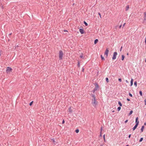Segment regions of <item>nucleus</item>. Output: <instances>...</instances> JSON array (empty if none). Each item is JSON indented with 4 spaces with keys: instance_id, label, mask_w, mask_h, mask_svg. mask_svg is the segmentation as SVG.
Returning <instances> with one entry per match:
<instances>
[{
    "instance_id": "obj_1",
    "label": "nucleus",
    "mask_w": 146,
    "mask_h": 146,
    "mask_svg": "<svg viewBox=\"0 0 146 146\" xmlns=\"http://www.w3.org/2000/svg\"><path fill=\"white\" fill-rule=\"evenodd\" d=\"M92 104L94 107H96L98 104V102L96 101V99H92Z\"/></svg>"
},
{
    "instance_id": "obj_2",
    "label": "nucleus",
    "mask_w": 146,
    "mask_h": 146,
    "mask_svg": "<svg viewBox=\"0 0 146 146\" xmlns=\"http://www.w3.org/2000/svg\"><path fill=\"white\" fill-rule=\"evenodd\" d=\"M63 52L62 51L60 50L59 51V58L60 60H61L63 58Z\"/></svg>"
},
{
    "instance_id": "obj_3",
    "label": "nucleus",
    "mask_w": 146,
    "mask_h": 146,
    "mask_svg": "<svg viewBox=\"0 0 146 146\" xmlns=\"http://www.w3.org/2000/svg\"><path fill=\"white\" fill-rule=\"evenodd\" d=\"M12 69L11 68L8 67L7 68L6 72L7 74H10V72H12Z\"/></svg>"
},
{
    "instance_id": "obj_4",
    "label": "nucleus",
    "mask_w": 146,
    "mask_h": 146,
    "mask_svg": "<svg viewBox=\"0 0 146 146\" xmlns=\"http://www.w3.org/2000/svg\"><path fill=\"white\" fill-rule=\"evenodd\" d=\"M117 55V53L116 52H114L113 57H112L113 60H115L116 59Z\"/></svg>"
},
{
    "instance_id": "obj_5",
    "label": "nucleus",
    "mask_w": 146,
    "mask_h": 146,
    "mask_svg": "<svg viewBox=\"0 0 146 146\" xmlns=\"http://www.w3.org/2000/svg\"><path fill=\"white\" fill-rule=\"evenodd\" d=\"M109 52V50L108 49H107L105 52L104 55L106 56V57H107L108 56V53Z\"/></svg>"
},
{
    "instance_id": "obj_6",
    "label": "nucleus",
    "mask_w": 146,
    "mask_h": 146,
    "mask_svg": "<svg viewBox=\"0 0 146 146\" xmlns=\"http://www.w3.org/2000/svg\"><path fill=\"white\" fill-rule=\"evenodd\" d=\"M72 108H73L72 107H70L68 109V112L70 113H71L72 112V111H73Z\"/></svg>"
},
{
    "instance_id": "obj_7",
    "label": "nucleus",
    "mask_w": 146,
    "mask_h": 146,
    "mask_svg": "<svg viewBox=\"0 0 146 146\" xmlns=\"http://www.w3.org/2000/svg\"><path fill=\"white\" fill-rule=\"evenodd\" d=\"M138 117H137L136 118L135 123L136 124L138 125L139 123V121H138Z\"/></svg>"
},
{
    "instance_id": "obj_8",
    "label": "nucleus",
    "mask_w": 146,
    "mask_h": 146,
    "mask_svg": "<svg viewBox=\"0 0 146 146\" xmlns=\"http://www.w3.org/2000/svg\"><path fill=\"white\" fill-rule=\"evenodd\" d=\"M79 31L82 34L84 33V31L82 29H80Z\"/></svg>"
},
{
    "instance_id": "obj_9",
    "label": "nucleus",
    "mask_w": 146,
    "mask_h": 146,
    "mask_svg": "<svg viewBox=\"0 0 146 146\" xmlns=\"http://www.w3.org/2000/svg\"><path fill=\"white\" fill-rule=\"evenodd\" d=\"M129 9V5H127L126 6V9H125V10L126 11H127L128 10V9Z\"/></svg>"
},
{
    "instance_id": "obj_10",
    "label": "nucleus",
    "mask_w": 146,
    "mask_h": 146,
    "mask_svg": "<svg viewBox=\"0 0 146 146\" xmlns=\"http://www.w3.org/2000/svg\"><path fill=\"white\" fill-rule=\"evenodd\" d=\"M138 125H137L136 124L134 126V127L133 128V131L134 130L136 129V128H137V127Z\"/></svg>"
},
{
    "instance_id": "obj_11",
    "label": "nucleus",
    "mask_w": 146,
    "mask_h": 146,
    "mask_svg": "<svg viewBox=\"0 0 146 146\" xmlns=\"http://www.w3.org/2000/svg\"><path fill=\"white\" fill-rule=\"evenodd\" d=\"M133 79H131V86H132L133 84Z\"/></svg>"
},
{
    "instance_id": "obj_12",
    "label": "nucleus",
    "mask_w": 146,
    "mask_h": 146,
    "mask_svg": "<svg viewBox=\"0 0 146 146\" xmlns=\"http://www.w3.org/2000/svg\"><path fill=\"white\" fill-rule=\"evenodd\" d=\"M144 128V126L143 125L141 127V132H143V129Z\"/></svg>"
},
{
    "instance_id": "obj_13",
    "label": "nucleus",
    "mask_w": 146,
    "mask_h": 146,
    "mask_svg": "<svg viewBox=\"0 0 146 146\" xmlns=\"http://www.w3.org/2000/svg\"><path fill=\"white\" fill-rule=\"evenodd\" d=\"M98 40L97 39H96L95 40L94 42V44H96L98 42Z\"/></svg>"
},
{
    "instance_id": "obj_14",
    "label": "nucleus",
    "mask_w": 146,
    "mask_h": 146,
    "mask_svg": "<svg viewBox=\"0 0 146 146\" xmlns=\"http://www.w3.org/2000/svg\"><path fill=\"white\" fill-rule=\"evenodd\" d=\"M124 58H125L124 56V55H122L121 60H124Z\"/></svg>"
},
{
    "instance_id": "obj_15",
    "label": "nucleus",
    "mask_w": 146,
    "mask_h": 146,
    "mask_svg": "<svg viewBox=\"0 0 146 146\" xmlns=\"http://www.w3.org/2000/svg\"><path fill=\"white\" fill-rule=\"evenodd\" d=\"M118 104L120 106H122V104L120 101L118 102Z\"/></svg>"
},
{
    "instance_id": "obj_16",
    "label": "nucleus",
    "mask_w": 146,
    "mask_h": 146,
    "mask_svg": "<svg viewBox=\"0 0 146 146\" xmlns=\"http://www.w3.org/2000/svg\"><path fill=\"white\" fill-rule=\"evenodd\" d=\"M139 92V94H140V96H142V91H140Z\"/></svg>"
},
{
    "instance_id": "obj_17",
    "label": "nucleus",
    "mask_w": 146,
    "mask_h": 146,
    "mask_svg": "<svg viewBox=\"0 0 146 146\" xmlns=\"http://www.w3.org/2000/svg\"><path fill=\"white\" fill-rule=\"evenodd\" d=\"M78 66L79 67H80V62L79 61H78Z\"/></svg>"
},
{
    "instance_id": "obj_18",
    "label": "nucleus",
    "mask_w": 146,
    "mask_h": 146,
    "mask_svg": "<svg viewBox=\"0 0 146 146\" xmlns=\"http://www.w3.org/2000/svg\"><path fill=\"white\" fill-rule=\"evenodd\" d=\"M133 112V111L131 110V111L129 112V115H131V114H132V113Z\"/></svg>"
},
{
    "instance_id": "obj_19",
    "label": "nucleus",
    "mask_w": 146,
    "mask_h": 146,
    "mask_svg": "<svg viewBox=\"0 0 146 146\" xmlns=\"http://www.w3.org/2000/svg\"><path fill=\"white\" fill-rule=\"evenodd\" d=\"M33 101H32L29 104V105L30 106H31L32 105V104H33Z\"/></svg>"
},
{
    "instance_id": "obj_20",
    "label": "nucleus",
    "mask_w": 146,
    "mask_h": 146,
    "mask_svg": "<svg viewBox=\"0 0 146 146\" xmlns=\"http://www.w3.org/2000/svg\"><path fill=\"white\" fill-rule=\"evenodd\" d=\"M75 132L76 133H78L79 132V130L78 129H77L75 130Z\"/></svg>"
},
{
    "instance_id": "obj_21",
    "label": "nucleus",
    "mask_w": 146,
    "mask_h": 146,
    "mask_svg": "<svg viewBox=\"0 0 146 146\" xmlns=\"http://www.w3.org/2000/svg\"><path fill=\"white\" fill-rule=\"evenodd\" d=\"M101 57L102 60H104V58L103 57L102 55H101Z\"/></svg>"
},
{
    "instance_id": "obj_22",
    "label": "nucleus",
    "mask_w": 146,
    "mask_h": 146,
    "mask_svg": "<svg viewBox=\"0 0 146 146\" xmlns=\"http://www.w3.org/2000/svg\"><path fill=\"white\" fill-rule=\"evenodd\" d=\"M121 108L120 107H118L117 108V110L118 111H119L120 110Z\"/></svg>"
},
{
    "instance_id": "obj_23",
    "label": "nucleus",
    "mask_w": 146,
    "mask_h": 146,
    "mask_svg": "<svg viewBox=\"0 0 146 146\" xmlns=\"http://www.w3.org/2000/svg\"><path fill=\"white\" fill-rule=\"evenodd\" d=\"M84 23L86 26H87L88 25V24L85 21H84Z\"/></svg>"
},
{
    "instance_id": "obj_24",
    "label": "nucleus",
    "mask_w": 146,
    "mask_h": 146,
    "mask_svg": "<svg viewBox=\"0 0 146 146\" xmlns=\"http://www.w3.org/2000/svg\"><path fill=\"white\" fill-rule=\"evenodd\" d=\"M134 84L135 86H137V82H135L134 83Z\"/></svg>"
},
{
    "instance_id": "obj_25",
    "label": "nucleus",
    "mask_w": 146,
    "mask_h": 146,
    "mask_svg": "<svg viewBox=\"0 0 146 146\" xmlns=\"http://www.w3.org/2000/svg\"><path fill=\"white\" fill-rule=\"evenodd\" d=\"M106 82L108 83L109 82V80L108 78H106Z\"/></svg>"
},
{
    "instance_id": "obj_26",
    "label": "nucleus",
    "mask_w": 146,
    "mask_h": 146,
    "mask_svg": "<svg viewBox=\"0 0 146 146\" xmlns=\"http://www.w3.org/2000/svg\"><path fill=\"white\" fill-rule=\"evenodd\" d=\"M105 134L104 135H103V138H104V141H105Z\"/></svg>"
},
{
    "instance_id": "obj_27",
    "label": "nucleus",
    "mask_w": 146,
    "mask_h": 146,
    "mask_svg": "<svg viewBox=\"0 0 146 146\" xmlns=\"http://www.w3.org/2000/svg\"><path fill=\"white\" fill-rule=\"evenodd\" d=\"M92 96L93 98V99H96V97H95V95H92Z\"/></svg>"
},
{
    "instance_id": "obj_28",
    "label": "nucleus",
    "mask_w": 146,
    "mask_h": 146,
    "mask_svg": "<svg viewBox=\"0 0 146 146\" xmlns=\"http://www.w3.org/2000/svg\"><path fill=\"white\" fill-rule=\"evenodd\" d=\"M143 138H141L140 139V140H139V142H141L143 140Z\"/></svg>"
},
{
    "instance_id": "obj_29",
    "label": "nucleus",
    "mask_w": 146,
    "mask_h": 146,
    "mask_svg": "<svg viewBox=\"0 0 146 146\" xmlns=\"http://www.w3.org/2000/svg\"><path fill=\"white\" fill-rule=\"evenodd\" d=\"M80 57L81 58L83 57V54H82L80 56Z\"/></svg>"
},
{
    "instance_id": "obj_30",
    "label": "nucleus",
    "mask_w": 146,
    "mask_h": 146,
    "mask_svg": "<svg viewBox=\"0 0 146 146\" xmlns=\"http://www.w3.org/2000/svg\"><path fill=\"white\" fill-rule=\"evenodd\" d=\"M129 95L131 97H132V95L130 93H129Z\"/></svg>"
},
{
    "instance_id": "obj_31",
    "label": "nucleus",
    "mask_w": 146,
    "mask_h": 146,
    "mask_svg": "<svg viewBox=\"0 0 146 146\" xmlns=\"http://www.w3.org/2000/svg\"><path fill=\"white\" fill-rule=\"evenodd\" d=\"M102 129H103L102 127H101V130H100V132H101V133L102 132Z\"/></svg>"
},
{
    "instance_id": "obj_32",
    "label": "nucleus",
    "mask_w": 146,
    "mask_h": 146,
    "mask_svg": "<svg viewBox=\"0 0 146 146\" xmlns=\"http://www.w3.org/2000/svg\"><path fill=\"white\" fill-rule=\"evenodd\" d=\"M118 80L120 82H121V78H119Z\"/></svg>"
},
{
    "instance_id": "obj_33",
    "label": "nucleus",
    "mask_w": 146,
    "mask_h": 146,
    "mask_svg": "<svg viewBox=\"0 0 146 146\" xmlns=\"http://www.w3.org/2000/svg\"><path fill=\"white\" fill-rule=\"evenodd\" d=\"M98 14L100 15V18H101V14H100V13H98Z\"/></svg>"
},
{
    "instance_id": "obj_34",
    "label": "nucleus",
    "mask_w": 146,
    "mask_h": 146,
    "mask_svg": "<svg viewBox=\"0 0 146 146\" xmlns=\"http://www.w3.org/2000/svg\"><path fill=\"white\" fill-rule=\"evenodd\" d=\"M65 123V121L64 119H63L62 121V124H64Z\"/></svg>"
},
{
    "instance_id": "obj_35",
    "label": "nucleus",
    "mask_w": 146,
    "mask_h": 146,
    "mask_svg": "<svg viewBox=\"0 0 146 146\" xmlns=\"http://www.w3.org/2000/svg\"><path fill=\"white\" fill-rule=\"evenodd\" d=\"M52 140L53 142V143H54L55 142V141L54 140V139H52Z\"/></svg>"
},
{
    "instance_id": "obj_36",
    "label": "nucleus",
    "mask_w": 146,
    "mask_h": 146,
    "mask_svg": "<svg viewBox=\"0 0 146 146\" xmlns=\"http://www.w3.org/2000/svg\"><path fill=\"white\" fill-rule=\"evenodd\" d=\"M100 137H102V133H101V132H100Z\"/></svg>"
},
{
    "instance_id": "obj_37",
    "label": "nucleus",
    "mask_w": 146,
    "mask_h": 146,
    "mask_svg": "<svg viewBox=\"0 0 146 146\" xmlns=\"http://www.w3.org/2000/svg\"><path fill=\"white\" fill-rule=\"evenodd\" d=\"M128 120H126L125 121V123H126L127 121H128Z\"/></svg>"
},
{
    "instance_id": "obj_38",
    "label": "nucleus",
    "mask_w": 146,
    "mask_h": 146,
    "mask_svg": "<svg viewBox=\"0 0 146 146\" xmlns=\"http://www.w3.org/2000/svg\"><path fill=\"white\" fill-rule=\"evenodd\" d=\"M122 47L121 46L120 48V51H121L122 49Z\"/></svg>"
},
{
    "instance_id": "obj_39",
    "label": "nucleus",
    "mask_w": 146,
    "mask_h": 146,
    "mask_svg": "<svg viewBox=\"0 0 146 146\" xmlns=\"http://www.w3.org/2000/svg\"><path fill=\"white\" fill-rule=\"evenodd\" d=\"M121 26H122V25H120L119 26V28H121Z\"/></svg>"
},
{
    "instance_id": "obj_40",
    "label": "nucleus",
    "mask_w": 146,
    "mask_h": 146,
    "mask_svg": "<svg viewBox=\"0 0 146 146\" xmlns=\"http://www.w3.org/2000/svg\"><path fill=\"white\" fill-rule=\"evenodd\" d=\"M144 101H145V105H146V100H144Z\"/></svg>"
},
{
    "instance_id": "obj_41",
    "label": "nucleus",
    "mask_w": 146,
    "mask_h": 146,
    "mask_svg": "<svg viewBox=\"0 0 146 146\" xmlns=\"http://www.w3.org/2000/svg\"><path fill=\"white\" fill-rule=\"evenodd\" d=\"M127 100L128 101H129L130 100V99L128 98H127Z\"/></svg>"
},
{
    "instance_id": "obj_42",
    "label": "nucleus",
    "mask_w": 146,
    "mask_h": 146,
    "mask_svg": "<svg viewBox=\"0 0 146 146\" xmlns=\"http://www.w3.org/2000/svg\"><path fill=\"white\" fill-rule=\"evenodd\" d=\"M131 134H130L129 136V138H130V137H131Z\"/></svg>"
},
{
    "instance_id": "obj_43",
    "label": "nucleus",
    "mask_w": 146,
    "mask_h": 146,
    "mask_svg": "<svg viewBox=\"0 0 146 146\" xmlns=\"http://www.w3.org/2000/svg\"><path fill=\"white\" fill-rule=\"evenodd\" d=\"M125 82H126V83H128V81L127 80H125Z\"/></svg>"
},
{
    "instance_id": "obj_44",
    "label": "nucleus",
    "mask_w": 146,
    "mask_h": 146,
    "mask_svg": "<svg viewBox=\"0 0 146 146\" xmlns=\"http://www.w3.org/2000/svg\"><path fill=\"white\" fill-rule=\"evenodd\" d=\"M64 32H67V30H64Z\"/></svg>"
},
{
    "instance_id": "obj_45",
    "label": "nucleus",
    "mask_w": 146,
    "mask_h": 146,
    "mask_svg": "<svg viewBox=\"0 0 146 146\" xmlns=\"http://www.w3.org/2000/svg\"><path fill=\"white\" fill-rule=\"evenodd\" d=\"M125 23L123 24V27H124V26H125Z\"/></svg>"
},
{
    "instance_id": "obj_46",
    "label": "nucleus",
    "mask_w": 146,
    "mask_h": 146,
    "mask_svg": "<svg viewBox=\"0 0 146 146\" xmlns=\"http://www.w3.org/2000/svg\"><path fill=\"white\" fill-rule=\"evenodd\" d=\"M82 71L83 72H84V68L83 69H82Z\"/></svg>"
},
{
    "instance_id": "obj_47",
    "label": "nucleus",
    "mask_w": 146,
    "mask_h": 146,
    "mask_svg": "<svg viewBox=\"0 0 146 146\" xmlns=\"http://www.w3.org/2000/svg\"><path fill=\"white\" fill-rule=\"evenodd\" d=\"M144 125H146V123H144Z\"/></svg>"
},
{
    "instance_id": "obj_48",
    "label": "nucleus",
    "mask_w": 146,
    "mask_h": 146,
    "mask_svg": "<svg viewBox=\"0 0 146 146\" xmlns=\"http://www.w3.org/2000/svg\"><path fill=\"white\" fill-rule=\"evenodd\" d=\"M112 111V112H115V111H114V110H113V111Z\"/></svg>"
},
{
    "instance_id": "obj_49",
    "label": "nucleus",
    "mask_w": 146,
    "mask_h": 146,
    "mask_svg": "<svg viewBox=\"0 0 146 146\" xmlns=\"http://www.w3.org/2000/svg\"><path fill=\"white\" fill-rule=\"evenodd\" d=\"M129 55V53H127V55Z\"/></svg>"
},
{
    "instance_id": "obj_50",
    "label": "nucleus",
    "mask_w": 146,
    "mask_h": 146,
    "mask_svg": "<svg viewBox=\"0 0 146 146\" xmlns=\"http://www.w3.org/2000/svg\"><path fill=\"white\" fill-rule=\"evenodd\" d=\"M145 62H146V59L145 60Z\"/></svg>"
}]
</instances>
